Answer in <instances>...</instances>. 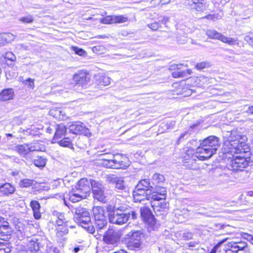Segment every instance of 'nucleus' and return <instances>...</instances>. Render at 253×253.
I'll return each instance as SVG.
<instances>
[{"instance_id":"nucleus-1","label":"nucleus","mask_w":253,"mask_h":253,"mask_svg":"<svg viewBox=\"0 0 253 253\" xmlns=\"http://www.w3.org/2000/svg\"><path fill=\"white\" fill-rule=\"evenodd\" d=\"M220 145L219 138L211 135L205 138L197 148L196 152L193 149H189L184 156L185 163H195L196 159L205 160L210 158L214 154Z\"/></svg>"},{"instance_id":"nucleus-2","label":"nucleus","mask_w":253,"mask_h":253,"mask_svg":"<svg viewBox=\"0 0 253 253\" xmlns=\"http://www.w3.org/2000/svg\"><path fill=\"white\" fill-rule=\"evenodd\" d=\"M224 140L222 147L223 154H232L245 153V146L246 137L242 136L237 130L227 132L225 134Z\"/></svg>"},{"instance_id":"nucleus-3","label":"nucleus","mask_w":253,"mask_h":253,"mask_svg":"<svg viewBox=\"0 0 253 253\" xmlns=\"http://www.w3.org/2000/svg\"><path fill=\"white\" fill-rule=\"evenodd\" d=\"M110 211L109 215V221L111 223L117 224H123L126 223L131 216L132 219H135L136 214L133 211H127V208L123 205L114 206L109 205L108 207Z\"/></svg>"},{"instance_id":"nucleus-4","label":"nucleus","mask_w":253,"mask_h":253,"mask_svg":"<svg viewBox=\"0 0 253 253\" xmlns=\"http://www.w3.org/2000/svg\"><path fill=\"white\" fill-rule=\"evenodd\" d=\"M167 191L164 187H159L153 191L149 196L151 197V205L155 214L158 216L166 213L169 203L165 201Z\"/></svg>"},{"instance_id":"nucleus-5","label":"nucleus","mask_w":253,"mask_h":253,"mask_svg":"<svg viewBox=\"0 0 253 253\" xmlns=\"http://www.w3.org/2000/svg\"><path fill=\"white\" fill-rule=\"evenodd\" d=\"M74 220L80 226L85 229L89 233L95 232V227L92 225L89 212L85 209L78 207L75 209Z\"/></svg>"},{"instance_id":"nucleus-6","label":"nucleus","mask_w":253,"mask_h":253,"mask_svg":"<svg viewBox=\"0 0 253 253\" xmlns=\"http://www.w3.org/2000/svg\"><path fill=\"white\" fill-rule=\"evenodd\" d=\"M232 153V159L227 164V168L232 171H242L248 166L249 162L243 156H235Z\"/></svg>"},{"instance_id":"nucleus-7","label":"nucleus","mask_w":253,"mask_h":253,"mask_svg":"<svg viewBox=\"0 0 253 253\" xmlns=\"http://www.w3.org/2000/svg\"><path fill=\"white\" fill-rule=\"evenodd\" d=\"M91 189L95 199L103 203L106 202V196L104 193V188L101 183L96 180H92Z\"/></svg>"},{"instance_id":"nucleus-8","label":"nucleus","mask_w":253,"mask_h":253,"mask_svg":"<svg viewBox=\"0 0 253 253\" xmlns=\"http://www.w3.org/2000/svg\"><path fill=\"white\" fill-rule=\"evenodd\" d=\"M120 236L119 230L112 228L109 229L103 236V241L106 244L115 246L119 241Z\"/></svg>"},{"instance_id":"nucleus-9","label":"nucleus","mask_w":253,"mask_h":253,"mask_svg":"<svg viewBox=\"0 0 253 253\" xmlns=\"http://www.w3.org/2000/svg\"><path fill=\"white\" fill-rule=\"evenodd\" d=\"M69 131L75 134H83L89 137L91 133L88 128L81 122H74L68 127Z\"/></svg>"},{"instance_id":"nucleus-10","label":"nucleus","mask_w":253,"mask_h":253,"mask_svg":"<svg viewBox=\"0 0 253 253\" xmlns=\"http://www.w3.org/2000/svg\"><path fill=\"white\" fill-rule=\"evenodd\" d=\"M206 34L211 39L218 40L223 42L228 43L230 45H234L237 43V41L234 39L225 37L215 30H207Z\"/></svg>"},{"instance_id":"nucleus-11","label":"nucleus","mask_w":253,"mask_h":253,"mask_svg":"<svg viewBox=\"0 0 253 253\" xmlns=\"http://www.w3.org/2000/svg\"><path fill=\"white\" fill-rule=\"evenodd\" d=\"M127 236L129 237V246L135 248L140 247L142 240L144 237V235L141 230L129 232Z\"/></svg>"},{"instance_id":"nucleus-12","label":"nucleus","mask_w":253,"mask_h":253,"mask_svg":"<svg viewBox=\"0 0 253 253\" xmlns=\"http://www.w3.org/2000/svg\"><path fill=\"white\" fill-rule=\"evenodd\" d=\"M92 180H88L84 178H82L77 183L76 189L87 197L90 194Z\"/></svg>"},{"instance_id":"nucleus-13","label":"nucleus","mask_w":253,"mask_h":253,"mask_svg":"<svg viewBox=\"0 0 253 253\" xmlns=\"http://www.w3.org/2000/svg\"><path fill=\"white\" fill-rule=\"evenodd\" d=\"M114 169H125L129 165L128 158L123 154H116L113 156Z\"/></svg>"},{"instance_id":"nucleus-14","label":"nucleus","mask_w":253,"mask_h":253,"mask_svg":"<svg viewBox=\"0 0 253 253\" xmlns=\"http://www.w3.org/2000/svg\"><path fill=\"white\" fill-rule=\"evenodd\" d=\"M74 81L78 84L82 86L86 85L90 81L89 75L84 71H80L74 75Z\"/></svg>"},{"instance_id":"nucleus-15","label":"nucleus","mask_w":253,"mask_h":253,"mask_svg":"<svg viewBox=\"0 0 253 253\" xmlns=\"http://www.w3.org/2000/svg\"><path fill=\"white\" fill-rule=\"evenodd\" d=\"M228 246L232 249L234 253H249L247 244L245 242L228 243Z\"/></svg>"},{"instance_id":"nucleus-16","label":"nucleus","mask_w":253,"mask_h":253,"mask_svg":"<svg viewBox=\"0 0 253 253\" xmlns=\"http://www.w3.org/2000/svg\"><path fill=\"white\" fill-rule=\"evenodd\" d=\"M192 3L190 6L192 12H202L208 8V5L205 0H191Z\"/></svg>"},{"instance_id":"nucleus-17","label":"nucleus","mask_w":253,"mask_h":253,"mask_svg":"<svg viewBox=\"0 0 253 253\" xmlns=\"http://www.w3.org/2000/svg\"><path fill=\"white\" fill-rule=\"evenodd\" d=\"M152 192L149 193V191L146 192L142 190H138L137 188L135 189L133 192V197L135 202H141L144 200L147 199V200H151L150 194Z\"/></svg>"},{"instance_id":"nucleus-18","label":"nucleus","mask_w":253,"mask_h":253,"mask_svg":"<svg viewBox=\"0 0 253 253\" xmlns=\"http://www.w3.org/2000/svg\"><path fill=\"white\" fill-rule=\"evenodd\" d=\"M182 66V64L172 65L170 66L171 70H176L172 73V75L173 78L185 77L192 74V72L191 69H187L186 71H180L179 70Z\"/></svg>"},{"instance_id":"nucleus-19","label":"nucleus","mask_w":253,"mask_h":253,"mask_svg":"<svg viewBox=\"0 0 253 253\" xmlns=\"http://www.w3.org/2000/svg\"><path fill=\"white\" fill-rule=\"evenodd\" d=\"M53 127L55 130V132L53 137L54 140L58 141L65 136L67 131V128L64 124H56L55 125V126Z\"/></svg>"},{"instance_id":"nucleus-20","label":"nucleus","mask_w":253,"mask_h":253,"mask_svg":"<svg viewBox=\"0 0 253 253\" xmlns=\"http://www.w3.org/2000/svg\"><path fill=\"white\" fill-rule=\"evenodd\" d=\"M150 181L149 179H145L141 180L138 184L136 186V188H137L138 190L140 189L143 191H145L147 192L149 191V193L152 192L153 191L156 190L157 187L153 188L152 186L150 185ZM159 187H158V188Z\"/></svg>"},{"instance_id":"nucleus-21","label":"nucleus","mask_w":253,"mask_h":253,"mask_svg":"<svg viewBox=\"0 0 253 253\" xmlns=\"http://www.w3.org/2000/svg\"><path fill=\"white\" fill-rule=\"evenodd\" d=\"M140 214L146 221L150 223V224L153 225L155 224L154 217L151 215V211L147 207L141 208L140 209Z\"/></svg>"},{"instance_id":"nucleus-22","label":"nucleus","mask_w":253,"mask_h":253,"mask_svg":"<svg viewBox=\"0 0 253 253\" xmlns=\"http://www.w3.org/2000/svg\"><path fill=\"white\" fill-rule=\"evenodd\" d=\"M15 38V36L10 33L0 34V46L11 43L14 40Z\"/></svg>"},{"instance_id":"nucleus-23","label":"nucleus","mask_w":253,"mask_h":253,"mask_svg":"<svg viewBox=\"0 0 253 253\" xmlns=\"http://www.w3.org/2000/svg\"><path fill=\"white\" fill-rule=\"evenodd\" d=\"M69 200L73 203H76L86 197L76 189L70 192L67 195Z\"/></svg>"},{"instance_id":"nucleus-24","label":"nucleus","mask_w":253,"mask_h":253,"mask_svg":"<svg viewBox=\"0 0 253 253\" xmlns=\"http://www.w3.org/2000/svg\"><path fill=\"white\" fill-rule=\"evenodd\" d=\"M15 191V187L9 183H5L0 185V193L3 195L9 196Z\"/></svg>"},{"instance_id":"nucleus-25","label":"nucleus","mask_w":253,"mask_h":253,"mask_svg":"<svg viewBox=\"0 0 253 253\" xmlns=\"http://www.w3.org/2000/svg\"><path fill=\"white\" fill-rule=\"evenodd\" d=\"M12 229L10 226L9 224L3 226L1 228H0V239L6 240L9 238Z\"/></svg>"},{"instance_id":"nucleus-26","label":"nucleus","mask_w":253,"mask_h":253,"mask_svg":"<svg viewBox=\"0 0 253 253\" xmlns=\"http://www.w3.org/2000/svg\"><path fill=\"white\" fill-rule=\"evenodd\" d=\"M14 96V91L12 88L3 89L0 93V100L5 101L12 99Z\"/></svg>"},{"instance_id":"nucleus-27","label":"nucleus","mask_w":253,"mask_h":253,"mask_svg":"<svg viewBox=\"0 0 253 253\" xmlns=\"http://www.w3.org/2000/svg\"><path fill=\"white\" fill-rule=\"evenodd\" d=\"M30 206L33 211V214L36 219H39L41 217L40 212L41 206L40 203L37 201H32L30 203Z\"/></svg>"},{"instance_id":"nucleus-28","label":"nucleus","mask_w":253,"mask_h":253,"mask_svg":"<svg viewBox=\"0 0 253 253\" xmlns=\"http://www.w3.org/2000/svg\"><path fill=\"white\" fill-rule=\"evenodd\" d=\"M95 80L97 84L101 86L108 85L111 82V79L109 77L103 75L95 76Z\"/></svg>"},{"instance_id":"nucleus-29","label":"nucleus","mask_w":253,"mask_h":253,"mask_svg":"<svg viewBox=\"0 0 253 253\" xmlns=\"http://www.w3.org/2000/svg\"><path fill=\"white\" fill-rule=\"evenodd\" d=\"M17 152L22 156H25L30 152L29 144L18 145L16 147Z\"/></svg>"},{"instance_id":"nucleus-30","label":"nucleus","mask_w":253,"mask_h":253,"mask_svg":"<svg viewBox=\"0 0 253 253\" xmlns=\"http://www.w3.org/2000/svg\"><path fill=\"white\" fill-rule=\"evenodd\" d=\"M30 151H44L45 150L44 146L39 142H34L29 144Z\"/></svg>"},{"instance_id":"nucleus-31","label":"nucleus","mask_w":253,"mask_h":253,"mask_svg":"<svg viewBox=\"0 0 253 253\" xmlns=\"http://www.w3.org/2000/svg\"><path fill=\"white\" fill-rule=\"evenodd\" d=\"M37 184L36 181L34 179L24 178L21 179L19 182L21 187L27 188L30 186H35Z\"/></svg>"},{"instance_id":"nucleus-32","label":"nucleus","mask_w":253,"mask_h":253,"mask_svg":"<svg viewBox=\"0 0 253 253\" xmlns=\"http://www.w3.org/2000/svg\"><path fill=\"white\" fill-rule=\"evenodd\" d=\"M92 211L94 216V219L105 217L104 215V211L103 208L100 206L94 207L92 209Z\"/></svg>"},{"instance_id":"nucleus-33","label":"nucleus","mask_w":253,"mask_h":253,"mask_svg":"<svg viewBox=\"0 0 253 253\" xmlns=\"http://www.w3.org/2000/svg\"><path fill=\"white\" fill-rule=\"evenodd\" d=\"M107 222L105 217L103 218H98V219H95V225L97 230H99L103 229L107 225Z\"/></svg>"},{"instance_id":"nucleus-34","label":"nucleus","mask_w":253,"mask_h":253,"mask_svg":"<svg viewBox=\"0 0 253 253\" xmlns=\"http://www.w3.org/2000/svg\"><path fill=\"white\" fill-rule=\"evenodd\" d=\"M62 112L60 111V108H54L50 109L49 113L50 115L57 119L64 120V115H61Z\"/></svg>"},{"instance_id":"nucleus-35","label":"nucleus","mask_w":253,"mask_h":253,"mask_svg":"<svg viewBox=\"0 0 253 253\" xmlns=\"http://www.w3.org/2000/svg\"><path fill=\"white\" fill-rule=\"evenodd\" d=\"M164 181V176L160 173H155L152 179V183L154 185H156V187H160L158 184L163 183Z\"/></svg>"},{"instance_id":"nucleus-36","label":"nucleus","mask_w":253,"mask_h":253,"mask_svg":"<svg viewBox=\"0 0 253 253\" xmlns=\"http://www.w3.org/2000/svg\"><path fill=\"white\" fill-rule=\"evenodd\" d=\"M98 164L106 168L114 169V165L113 161V159H103L100 160V161L98 162Z\"/></svg>"},{"instance_id":"nucleus-37","label":"nucleus","mask_w":253,"mask_h":253,"mask_svg":"<svg viewBox=\"0 0 253 253\" xmlns=\"http://www.w3.org/2000/svg\"><path fill=\"white\" fill-rule=\"evenodd\" d=\"M68 225L56 227V236L58 238L62 237L68 233Z\"/></svg>"},{"instance_id":"nucleus-38","label":"nucleus","mask_w":253,"mask_h":253,"mask_svg":"<svg viewBox=\"0 0 253 253\" xmlns=\"http://www.w3.org/2000/svg\"><path fill=\"white\" fill-rule=\"evenodd\" d=\"M33 163L36 167L43 168L46 165V159L42 157H38L34 160Z\"/></svg>"},{"instance_id":"nucleus-39","label":"nucleus","mask_w":253,"mask_h":253,"mask_svg":"<svg viewBox=\"0 0 253 253\" xmlns=\"http://www.w3.org/2000/svg\"><path fill=\"white\" fill-rule=\"evenodd\" d=\"M223 16V14L221 12L212 14H209L205 17H203V18H206L208 20H212L213 21H216L217 20H219L222 18Z\"/></svg>"},{"instance_id":"nucleus-40","label":"nucleus","mask_w":253,"mask_h":253,"mask_svg":"<svg viewBox=\"0 0 253 253\" xmlns=\"http://www.w3.org/2000/svg\"><path fill=\"white\" fill-rule=\"evenodd\" d=\"M128 18L122 15H113V24L123 23L126 22Z\"/></svg>"},{"instance_id":"nucleus-41","label":"nucleus","mask_w":253,"mask_h":253,"mask_svg":"<svg viewBox=\"0 0 253 253\" xmlns=\"http://www.w3.org/2000/svg\"><path fill=\"white\" fill-rule=\"evenodd\" d=\"M57 143L58 144L63 147H70L72 146V141L70 138L68 137H63V138L60 140H58Z\"/></svg>"},{"instance_id":"nucleus-42","label":"nucleus","mask_w":253,"mask_h":253,"mask_svg":"<svg viewBox=\"0 0 253 253\" xmlns=\"http://www.w3.org/2000/svg\"><path fill=\"white\" fill-rule=\"evenodd\" d=\"M115 184L116 189L119 192L126 189V187L124 185V180L123 178H119Z\"/></svg>"},{"instance_id":"nucleus-43","label":"nucleus","mask_w":253,"mask_h":253,"mask_svg":"<svg viewBox=\"0 0 253 253\" xmlns=\"http://www.w3.org/2000/svg\"><path fill=\"white\" fill-rule=\"evenodd\" d=\"M27 249L30 253H36L39 250L38 244L35 241H32L29 243Z\"/></svg>"},{"instance_id":"nucleus-44","label":"nucleus","mask_w":253,"mask_h":253,"mask_svg":"<svg viewBox=\"0 0 253 253\" xmlns=\"http://www.w3.org/2000/svg\"><path fill=\"white\" fill-rule=\"evenodd\" d=\"M209 80L207 77L204 76H200L195 79L196 82L199 84L198 85L200 86H204L205 84H208Z\"/></svg>"},{"instance_id":"nucleus-45","label":"nucleus","mask_w":253,"mask_h":253,"mask_svg":"<svg viewBox=\"0 0 253 253\" xmlns=\"http://www.w3.org/2000/svg\"><path fill=\"white\" fill-rule=\"evenodd\" d=\"M100 22L104 24H113V15H108L100 19Z\"/></svg>"},{"instance_id":"nucleus-46","label":"nucleus","mask_w":253,"mask_h":253,"mask_svg":"<svg viewBox=\"0 0 253 253\" xmlns=\"http://www.w3.org/2000/svg\"><path fill=\"white\" fill-rule=\"evenodd\" d=\"M11 249L7 244L0 243V253H9Z\"/></svg>"},{"instance_id":"nucleus-47","label":"nucleus","mask_w":253,"mask_h":253,"mask_svg":"<svg viewBox=\"0 0 253 253\" xmlns=\"http://www.w3.org/2000/svg\"><path fill=\"white\" fill-rule=\"evenodd\" d=\"M72 48L76 54L80 56L84 57L86 55V52L82 48H80L76 46H73Z\"/></svg>"},{"instance_id":"nucleus-48","label":"nucleus","mask_w":253,"mask_h":253,"mask_svg":"<svg viewBox=\"0 0 253 253\" xmlns=\"http://www.w3.org/2000/svg\"><path fill=\"white\" fill-rule=\"evenodd\" d=\"M176 38L177 42L180 44H184L188 40L187 37L185 35H182L181 33H178Z\"/></svg>"},{"instance_id":"nucleus-49","label":"nucleus","mask_w":253,"mask_h":253,"mask_svg":"<svg viewBox=\"0 0 253 253\" xmlns=\"http://www.w3.org/2000/svg\"><path fill=\"white\" fill-rule=\"evenodd\" d=\"M119 178L115 174H109L107 176L106 180L110 183L115 184Z\"/></svg>"},{"instance_id":"nucleus-50","label":"nucleus","mask_w":253,"mask_h":253,"mask_svg":"<svg viewBox=\"0 0 253 253\" xmlns=\"http://www.w3.org/2000/svg\"><path fill=\"white\" fill-rule=\"evenodd\" d=\"M19 20L24 23H31L33 21V18L31 15H27L25 17H21Z\"/></svg>"},{"instance_id":"nucleus-51","label":"nucleus","mask_w":253,"mask_h":253,"mask_svg":"<svg viewBox=\"0 0 253 253\" xmlns=\"http://www.w3.org/2000/svg\"><path fill=\"white\" fill-rule=\"evenodd\" d=\"M4 58L11 61H14L16 60V56L11 52H7L3 56Z\"/></svg>"},{"instance_id":"nucleus-52","label":"nucleus","mask_w":253,"mask_h":253,"mask_svg":"<svg viewBox=\"0 0 253 253\" xmlns=\"http://www.w3.org/2000/svg\"><path fill=\"white\" fill-rule=\"evenodd\" d=\"M34 81V80L28 78L27 80L25 81L24 84L25 85H28L30 88L33 89L35 87Z\"/></svg>"},{"instance_id":"nucleus-53","label":"nucleus","mask_w":253,"mask_h":253,"mask_svg":"<svg viewBox=\"0 0 253 253\" xmlns=\"http://www.w3.org/2000/svg\"><path fill=\"white\" fill-rule=\"evenodd\" d=\"M148 26L152 30L156 31L160 27V25L159 22H155L154 23L148 24Z\"/></svg>"},{"instance_id":"nucleus-54","label":"nucleus","mask_w":253,"mask_h":253,"mask_svg":"<svg viewBox=\"0 0 253 253\" xmlns=\"http://www.w3.org/2000/svg\"><path fill=\"white\" fill-rule=\"evenodd\" d=\"M243 237L250 242L253 245V235L248 234V233H244L243 234Z\"/></svg>"},{"instance_id":"nucleus-55","label":"nucleus","mask_w":253,"mask_h":253,"mask_svg":"<svg viewBox=\"0 0 253 253\" xmlns=\"http://www.w3.org/2000/svg\"><path fill=\"white\" fill-rule=\"evenodd\" d=\"M208 65L209 64L208 63L203 62L197 63L196 65V68L198 70H201L208 66Z\"/></svg>"},{"instance_id":"nucleus-56","label":"nucleus","mask_w":253,"mask_h":253,"mask_svg":"<svg viewBox=\"0 0 253 253\" xmlns=\"http://www.w3.org/2000/svg\"><path fill=\"white\" fill-rule=\"evenodd\" d=\"M53 214L54 216H55L56 217L57 219L66 220V219L64 217V214L63 213L54 211L53 212Z\"/></svg>"},{"instance_id":"nucleus-57","label":"nucleus","mask_w":253,"mask_h":253,"mask_svg":"<svg viewBox=\"0 0 253 253\" xmlns=\"http://www.w3.org/2000/svg\"><path fill=\"white\" fill-rule=\"evenodd\" d=\"M244 40L253 47V37L247 35L245 37Z\"/></svg>"},{"instance_id":"nucleus-58","label":"nucleus","mask_w":253,"mask_h":253,"mask_svg":"<svg viewBox=\"0 0 253 253\" xmlns=\"http://www.w3.org/2000/svg\"><path fill=\"white\" fill-rule=\"evenodd\" d=\"M67 222L66 220H58L56 219V224L57 225V227H59V226H63L67 225Z\"/></svg>"},{"instance_id":"nucleus-59","label":"nucleus","mask_w":253,"mask_h":253,"mask_svg":"<svg viewBox=\"0 0 253 253\" xmlns=\"http://www.w3.org/2000/svg\"><path fill=\"white\" fill-rule=\"evenodd\" d=\"M227 239L222 240L220 241L214 247L213 249L211 250V252L210 253H216V249L219 247L220 245L223 244L224 242H225L226 241Z\"/></svg>"},{"instance_id":"nucleus-60","label":"nucleus","mask_w":253,"mask_h":253,"mask_svg":"<svg viewBox=\"0 0 253 253\" xmlns=\"http://www.w3.org/2000/svg\"><path fill=\"white\" fill-rule=\"evenodd\" d=\"M8 222L3 217L0 216V228L2 227L4 225H6L9 224Z\"/></svg>"},{"instance_id":"nucleus-61","label":"nucleus","mask_w":253,"mask_h":253,"mask_svg":"<svg viewBox=\"0 0 253 253\" xmlns=\"http://www.w3.org/2000/svg\"><path fill=\"white\" fill-rule=\"evenodd\" d=\"M183 238L184 239L186 240H189L191 239L192 237V235L191 233H184L183 235Z\"/></svg>"},{"instance_id":"nucleus-62","label":"nucleus","mask_w":253,"mask_h":253,"mask_svg":"<svg viewBox=\"0 0 253 253\" xmlns=\"http://www.w3.org/2000/svg\"><path fill=\"white\" fill-rule=\"evenodd\" d=\"M68 110V109H62V108H60V111H61L62 112V114L61 115H64V120L67 119L68 116L67 114V111Z\"/></svg>"},{"instance_id":"nucleus-63","label":"nucleus","mask_w":253,"mask_h":253,"mask_svg":"<svg viewBox=\"0 0 253 253\" xmlns=\"http://www.w3.org/2000/svg\"><path fill=\"white\" fill-rule=\"evenodd\" d=\"M169 20V18L168 16H164L161 20H159V22L162 24H166Z\"/></svg>"},{"instance_id":"nucleus-64","label":"nucleus","mask_w":253,"mask_h":253,"mask_svg":"<svg viewBox=\"0 0 253 253\" xmlns=\"http://www.w3.org/2000/svg\"><path fill=\"white\" fill-rule=\"evenodd\" d=\"M18 253H30L28 249L22 250V247H19Z\"/></svg>"}]
</instances>
